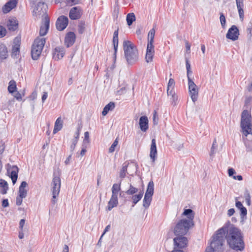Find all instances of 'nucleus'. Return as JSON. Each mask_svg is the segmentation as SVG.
<instances>
[{
  "label": "nucleus",
  "instance_id": "nucleus-53",
  "mask_svg": "<svg viewBox=\"0 0 252 252\" xmlns=\"http://www.w3.org/2000/svg\"><path fill=\"white\" fill-rule=\"evenodd\" d=\"M23 198H24V197H21L20 196L17 197L16 201V204L17 205L19 206L22 204L23 202Z\"/></svg>",
  "mask_w": 252,
  "mask_h": 252
},
{
  "label": "nucleus",
  "instance_id": "nucleus-2",
  "mask_svg": "<svg viewBox=\"0 0 252 252\" xmlns=\"http://www.w3.org/2000/svg\"><path fill=\"white\" fill-rule=\"evenodd\" d=\"M182 215L186 216L188 219H182L177 223L174 229V233L176 236L186 235L189 228L194 225L193 219L195 213L191 209L185 210Z\"/></svg>",
  "mask_w": 252,
  "mask_h": 252
},
{
  "label": "nucleus",
  "instance_id": "nucleus-5",
  "mask_svg": "<svg viewBox=\"0 0 252 252\" xmlns=\"http://www.w3.org/2000/svg\"><path fill=\"white\" fill-rule=\"evenodd\" d=\"M225 228L222 227L219 229L213 237L211 243V246L217 252H221L222 247L224 242Z\"/></svg>",
  "mask_w": 252,
  "mask_h": 252
},
{
  "label": "nucleus",
  "instance_id": "nucleus-32",
  "mask_svg": "<svg viewBox=\"0 0 252 252\" xmlns=\"http://www.w3.org/2000/svg\"><path fill=\"white\" fill-rule=\"evenodd\" d=\"M121 190V182L119 184H114L112 188V195L118 197V194Z\"/></svg>",
  "mask_w": 252,
  "mask_h": 252
},
{
  "label": "nucleus",
  "instance_id": "nucleus-41",
  "mask_svg": "<svg viewBox=\"0 0 252 252\" xmlns=\"http://www.w3.org/2000/svg\"><path fill=\"white\" fill-rule=\"evenodd\" d=\"M220 19L222 28H225L226 24V19L225 16L222 13H220Z\"/></svg>",
  "mask_w": 252,
  "mask_h": 252
},
{
  "label": "nucleus",
  "instance_id": "nucleus-48",
  "mask_svg": "<svg viewBox=\"0 0 252 252\" xmlns=\"http://www.w3.org/2000/svg\"><path fill=\"white\" fill-rule=\"evenodd\" d=\"M240 210L241 211V213H240L241 217V218L243 219L247 215V209L245 207H243Z\"/></svg>",
  "mask_w": 252,
  "mask_h": 252
},
{
  "label": "nucleus",
  "instance_id": "nucleus-13",
  "mask_svg": "<svg viewBox=\"0 0 252 252\" xmlns=\"http://www.w3.org/2000/svg\"><path fill=\"white\" fill-rule=\"evenodd\" d=\"M47 5L42 2H38L33 9V13L36 16L45 15Z\"/></svg>",
  "mask_w": 252,
  "mask_h": 252
},
{
  "label": "nucleus",
  "instance_id": "nucleus-17",
  "mask_svg": "<svg viewBox=\"0 0 252 252\" xmlns=\"http://www.w3.org/2000/svg\"><path fill=\"white\" fill-rule=\"evenodd\" d=\"M65 54L64 50L62 47H58L53 52V58L55 60H59L63 58Z\"/></svg>",
  "mask_w": 252,
  "mask_h": 252
},
{
  "label": "nucleus",
  "instance_id": "nucleus-1",
  "mask_svg": "<svg viewBox=\"0 0 252 252\" xmlns=\"http://www.w3.org/2000/svg\"><path fill=\"white\" fill-rule=\"evenodd\" d=\"M225 227L224 238L230 247L236 251H243L245 248V244L241 231L230 221L226 222L222 227Z\"/></svg>",
  "mask_w": 252,
  "mask_h": 252
},
{
  "label": "nucleus",
  "instance_id": "nucleus-61",
  "mask_svg": "<svg viewBox=\"0 0 252 252\" xmlns=\"http://www.w3.org/2000/svg\"><path fill=\"white\" fill-rule=\"evenodd\" d=\"M238 12L240 18L243 20L244 17V12L243 9L239 10Z\"/></svg>",
  "mask_w": 252,
  "mask_h": 252
},
{
  "label": "nucleus",
  "instance_id": "nucleus-60",
  "mask_svg": "<svg viewBox=\"0 0 252 252\" xmlns=\"http://www.w3.org/2000/svg\"><path fill=\"white\" fill-rule=\"evenodd\" d=\"M228 173L229 176H232L236 172L233 168H231L228 169Z\"/></svg>",
  "mask_w": 252,
  "mask_h": 252
},
{
  "label": "nucleus",
  "instance_id": "nucleus-29",
  "mask_svg": "<svg viewBox=\"0 0 252 252\" xmlns=\"http://www.w3.org/2000/svg\"><path fill=\"white\" fill-rule=\"evenodd\" d=\"M175 84L174 80L173 78H170L167 85V94L168 96H169L170 94L174 95L173 94V91H174Z\"/></svg>",
  "mask_w": 252,
  "mask_h": 252
},
{
  "label": "nucleus",
  "instance_id": "nucleus-59",
  "mask_svg": "<svg viewBox=\"0 0 252 252\" xmlns=\"http://www.w3.org/2000/svg\"><path fill=\"white\" fill-rule=\"evenodd\" d=\"M235 213V210L233 208L229 209L227 211V215L229 217L232 216Z\"/></svg>",
  "mask_w": 252,
  "mask_h": 252
},
{
  "label": "nucleus",
  "instance_id": "nucleus-44",
  "mask_svg": "<svg viewBox=\"0 0 252 252\" xmlns=\"http://www.w3.org/2000/svg\"><path fill=\"white\" fill-rule=\"evenodd\" d=\"M7 31L6 29L3 26L0 25V38L5 36L6 34Z\"/></svg>",
  "mask_w": 252,
  "mask_h": 252
},
{
  "label": "nucleus",
  "instance_id": "nucleus-62",
  "mask_svg": "<svg viewBox=\"0 0 252 252\" xmlns=\"http://www.w3.org/2000/svg\"><path fill=\"white\" fill-rule=\"evenodd\" d=\"M236 206L240 210L244 207L240 201H237L236 202Z\"/></svg>",
  "mask_w": 252,
  "mask_h": 252
},
{
  "label": "nucleus",
  "instance_id": "nucleus-27",
  "mask_svg": "<svg viewBox=\"0 0 252 252\" xmlns=\"http://www.w3.org/2000/svg\"><path fill=\"white\" fill-rule=\"evenodd\" d=\"M118 204V197H114L111 196L110 200L108 203L107 209L109 211L112 210L115 207H116Z\"/></svg>",
  "mask_w": 252,
  "mask_h": 252
},
{
  "label": "nucleus",
  "instance_id": "nucleus-20",
  "mask_svg": "<svg viewBox=\"0 0 252 252\" xmlns=\"http://www.w3.org/2000/svg\"><path fill=\"white\" fill-rule=\"evenodd\" d=\"M148 119L147 116H141L139 119V125L141 130L143 132H146L148 128Z\"/></svg>",
  "mask_w": 252,
  "mask_h": 252
},
{
  "label": "nucleus",
  "instance_id": "nucleus-23",
  "mask_svg": "<svg viewBox=\"0 0 252 252\" xmlns=\"http://www.w3.org/2000/svg\"><path fill=\"white\" fill-rule=\"evenodd\" d=\"M49 28V19L48 17L45 16L44 23L42 24L40 28L39 34L41 36L45 35L47 33Z\"/></svg>",
  "mask_w": 252,
  "mask_h": 252
},
{
  "label": "nucleus",
  "instance_id": "nucleus-56",
  "mask_svg": "<svg viewBox=\"0 0 252 252\" xmlns=\"http://www.w3.org/2000/svg\"><path fill=\"white\" fill-rule=\"evenodd\" d=\"M77 139H74L72 142V144L70 146V149L71 151H73L75 148L76 145L77 143Z\"/></svg>",
  "mask_w": 252,
  "mask_h": 252
},
{
  "label": "nucleus",
  "instance_id": "nucleus-4",
  "mask_svg": "<svg viewBox=\"0 0 252 252\" xmlns=\"http://www.w3.org/2000/svg\"><path fill=\"white\" fill-rule=\"evenodd\" d=\"M252 117L248 110H244L242 113L241 126L242 132L245 135L252 133Z\"/></svg>",
  "mask_w": 252,
  "mask_h": 252
},
{
  "label": "nucleus",
  "instance_id": "nucleus-45",
  "mask_svg": "<svg viewBox=\"0 0 252 252\" xmlns=\"http://www.w3.org/2000/svg\"><path fill=\"white\" fill-rule=\"evenodd\" d=\"M5 149V143L1 140H0V157H2Z\"/></svg>",
  "mask_w": 252,
  "mask_h": 252
},
{
  "label": "nucleus",
  "instance_id": "nucleus-49",
  "mask_svg": "<svg viewBox=\"0 0 252 252\" xmlns=\"http://www.w3.org/2000/svg\"><path fill=\"white\" fill-rule=\"evenodd\" d=\"M66 2L70 5H75L80 2V0H66Z\"/></svg>",
  "mask_w": 252,
  "mask_h": 252
},
{
  "label": "nucleus",
  "instance_id": "nucleus-14",
  "mask_svg": "<svg viewBox=\"0 0 252 252\" xmlns=\"http://www.w3.org/2000/svg\"><path fill=\"white\" fill-rule=\"evenodd\" d=\"M82 14V9L79 6L74 7L70 9L69 17L71 20H77L81 18Z\"/></svg>",
  "mask_w": 252,
  "mask_h": 252
},
{
  "label": "nucleus",
  "instance_id": "nucleus-35",
  "mask_svg": "<svg viewBox=\"0 0 252 252\" xmlns=\"http://www.w3.org/2000/svg\"><path fill=\"white\" fill-rule=\"evenodd\" d=\"M126 19L127 25L130 26L136 20V17L133 13H130L127 14Z\"/></svg>",
  "mask_w": 252,
  "mask_h": 252
},
{
  "label": "nucleus",
  "instance_id": "nucleus-36",
  "mask_svg": "<svg viewBox=\"0 0 252 252\" xmlns=\"http://www.w3.org/2000/svg\"><path fill=\"white\" fill-rule=\"evenodd\" d=\"M143 195V192L141 191L138 194L134 195L132 196L131 199L133 203V206L141 200Z\"/></svg>",
  "mask_w": 252,
  "mask_h": 252
},
{
  "label": "nucleus",
  "instance_id": "nucleus-25",
  "mask_svg": "<svg viewBox=\"0 0 252 252\" xmlns=\"http://www.w3.org/2000/svg\"><path fill=\"white\" fill-rule=\"evenodd\" d=\"M28 186V184L26 182L23 181L19 189V196L21 197L25 198L27 196V190L25 189V188Z\"/></svg>",
  "mask_w": 252,
  "mask_h": 252
},
{
  "label": "nucleus",
  "instance_id": "nucleus-28",
  "mask_svg": "<svg viewBox=\"0 0 252 252\" xmlns=\"http://www.w3.org/2000/svg\"><path fill=\"white\" fill-rule=\"evenodd\" d=\"M155 30L154 28L152 29L148 33V43L147 45L149 46H154V39L155 35Z\"/></svg>",
  "mask_w": 252,
  "mask_h": 252
},
{
  "label": "nucleus",
  "instance_id": "nucleus-15",
  "mask_svg": "<svg viewBox=\"0 0 252 252\" xmlns=\"http://www.w3.org/2000/svg\"><path fill=\"white\" fill-rule=\"evenodd\" d=\"M21 45V37H16L13 40V45L12 48V56H16L20 52V47Z\"/></svg>",
  "mask_w": 252,
  "mask_h": 252
},
{
  "label": "nucleus",
  "instance_id": "nucleus-22",
  "mask_svg": "<svg viewBox=\"0 0 252 252\" xmlns=\"http://www.w3.org/2000/svg\"><path fill=\"white\" fill-rule=\"evenodd\" d=\"M8 57V51L6 45L0 43V63L3 62Z\"/></svg>",
  "mask_w": 252,
  "mask_h": 252
},
{
  "label": "nucleus",
  "instance_id": "nucleus-38",
  "mask_svg": "<svg viewBox=\"0 0 252 252\" xmlns=\"http://www.w3.org/2000/svg\"><path fill=\"white\" fill-rule=\"evenodd\" d=\"M128 164L125 163L120 171V177L124 178L126 175Z\"/></svg>",
  "mask_w": 252,
  "mask_h": 252
},
{
  "label": "nucleus",
  "instance_id": "nucleus-34",
  "mask_svg": "<svg viewBox=\"0 0 252 252\" xmlns=\"http://www.w3.org/2000/svg\"><path fill=\"white\" fill-rule=\"evenodd\" d=\"M154 184L153 181H150L147 187V189L145 195H147V196H152L154 194Z\"/></svg>",
  "mask_w": 252,
  "mask_h": 252
},
{
  "label": "nucleus",
  "instance_id": "nucleus-37",
  "mask_svg": "<svg viewBox=\"0 0 252 252\" xmlns=\"http://www.w3.org/2000/svg\"><path fill=\"white\" fill-rule=\"evenodd\" d=\"M152 197V196H147V195H145L143 204L144 207L146 208L149 207V205L151 204Z\"/></svg>",
  "mask_w": 252,
  "mask_h": 252
},
{
  "label": "nucleus",
  "instance_id": "nucleus-64",
  "mask_svg": "<svg viewBox=\"0 0 252 252\" xmlns=\"http://www.w3.org/2000/svg\"><path fill=\"white\" fill-rule=\"evenodd\" d=\"M216 252L213 248L210 246V248H207L205 251V252Z\"/></svg>",
  "mask_w": 252,
  "mask_h": 252
},
{
  "label": "nucleus",
  "instance_id": "nucleus-63",
  "mask_svg": "<svg viewBox=\"0 0 252 252\" xmlns=\"http://www.w3.org/2000/svg\"><path fill=\"white\" fill-rule=\"evenodd\" d=\"M48 96V93L47 92H44V94L42 96V102H44V101L46 99Z\"/></svg>",
  "mask_w": 252,
  "mask_h": 252
},
{
  "label": "nucleus",
  "instance_id": "nucleus-30",
  "mask_svg": "<svg viewBox=\"0 0 252 252\" xmlns=\"http://www.w3.org/2000/svg\"><path fill=\"white\" fill-rule=\"evenodd\" d=\"M0 192L2 194H5L7 193V191L8 189L7 183L4 180H0Z\"/></svg>",
  "mask_w": 252,
  "mask_h": 252
},
{
  "label": "nucleus",
  "instance_id": "nucleus-21",
  "mask_svg": "<svg viewBox=\"0 0 252 252\" xmlns=\"http://www.w3.org/2000/svg\"><path fill=\"white\" fill-rule=\"evenodd\" d=\"M157 156V149L156 146V143L155 139H153L152 140V143L150 147V157L152 159L153 162L156 159Z\"/></svg>",
  "mask_w": 252,
  "mask_h": 252
},
{
  "label": "nucleus",
  "instance_id": "nucleus-54",
  "mask_svg": "<svg viewBox=\"0 0 252 252\" xmlns=\"http://www.w3.org/2000/svg\"><path fill=\"white\" fill-rule=\"evenodd\" d=\"M85 141H87L88 143L89 142V133L88 131H86L84 133V142Z\"/></svg>",
  "mask_w": 252,
  "mask_h": 252
},
{
  "label": "nucleus",
  "instance_id": "nucleus-51",
  "mask_svg": "<svg viewBox=\"0 0 252 252\" xmlns=\"http://www.w3.org/2000/svg\"><path fill=\"white\" fill-rule=\"evenodd\" d=\"M15 94L13 95L14 97L18 100H22V95L18 92H15Z\"/></svg>",
  "mask_w": 252,
  "mask_h": 252
},
{
  "label": "nucleus",
  "instance_id": "nucleus-58",
  "mask_svg": "<svg viewBox=\"0 0 252 252\" xmlns=\"http://www.w3.org/2000/svg\"><path fill=\"white\" fill-rule=\"evenodd\" d=\"M25 220L24 219H22L20 220L19 222V227L21 230H23L24 225L25 224Z\"/></svg>",
  "mask_w": 252,
  "mask_h": 252
},
{
  "label": "nucleus",
  "instance_id": "nucleus-18",
  "mask_svg": "<svg viewBox=\"0 0 252 252\" xmlns=\"http://www.w3.org/2000/svg\"><path fill=\"white\" fill-rule=\"evenodd\" d=\"M8 29L11 31H15L18 29V22L14 17L10 18L6 23Z\"/></svg>",
  "mask_w": 252,
  "mask_h": 252
},
{
  "label": "nucleus",
  "instance_id": "nucleus-7",
  "mask_svg": "<svg viewBox=\"0 0 252 252\" xmlns=\"http://www.w3.org/2000/svg\"><path fill=\"white\" fill-rule=\"evenodd\" d=\"M61 182L60 175H56L55 173L54 174V177L52 180L51 187H52V193L53 198L52 199V202L55 204L57 202V197L58 196L61 189Z\"/></svg>",
  "mask_w": 252,
  "mask_h": 252
},
{
  "label": "nucleus",
  "instance_id": "nucleus-19",
  "mask_svg": "<svg viewBox=\"0 0 252 252\" xmlns=\"http://www.w3.org/2000/svg\"><path fill=\"white\" fill-rule=\"evenodd\" d=\"M16 0H10L6 2L2 7V11L4 13H7L17 5Z\"/></svg>",
  "mask_w": 252,
  "mask_h": 252
},
{
  "label": "nucleus",
  "instance_id": "nucleus-43",
  "mask_svg": "<svg viewBox=\"0 0 252 252\" xmlns=\"http://www.w3.org/2000/svg\"><path fill=\"white\" fill-rule=\"evenodd\" d=\"M236 5L238 10L243 9L244 7V3L243 0H236Z\"/></svg>",
  "mask_w": 252,
  "mask_h": 252
},
{
  "label": "nucleus",
  "instance_id": "nucleus-47",
  "mask_svg": "<svg viewBox=\"0 0 252 252\" xmlns=\"http://www.w3.org/2000/svg\"><path fill=\"white\" fill-rule=\"evenodd\" d=\"M153 120L154 125H156L158 124V118L156 111H154V112Z\"/></svg>",
  "mask_w": 252,
  "mask_h": 252
},
{
  "label": "nucleus",
  "instance_id": "nucleus-12",
  "mask_svg": "<svg viewBox=\"0 0 252 252\" xmlns=\"http://www.w3.org/2000/svg\"><path fill=\"white\" fill-rule=\"evenodd\" d=\"M68 24V18L65 16H61L57 19L56 26L59 31H63L67 27Z\"/></svg>",
  "mask_w": 252,
  "mask_h": 252
},
{
  "label": "nucleus",
  "instance_id": "nucleus-6",
  "mask_svg": "<svg viewBox=\"0 0 252 252\" xmlns=\"http://www.w3.org/2000/svg\"><path fill=\"white\" fill-rule=\"evenodd\" d=\"M45 42L46 39L44 37H37L35 39L31 51L32 57L33 60H35L38 59L41 55Z\"/></svg>",
  "mask_w": 252,
  "mask_h": 252
},
{
  "label": "nucleus",
  "instance_id": "nucleus-42",
  "mask_svg": "<svg viewBox=\"0 0 252 252\" xmlns=\"http://www.w3.org/2000/svg\"><path fill=\"white\" fill-rule=\"evenodd\" d=\"M118 138H117L115 141H114L113 143L112 144L111 147H110L109 149V152L110 153H112L115 151L116 147L118 145Z\"/></svg>",
  "mask_w": 252,
  "mask_h": 252
},
{
  "label": "nucleus",
  "instance_id": "nucleus-3",
  "mask_svg": "<svg viewBox=\"0 0 252 252\" xmlns=\"http://www.w3.org/2000/svg\"><path fill=\"white\" fill-rule=\"evenodd\" d=\"M125 56L129 64L135 63L139 59L138 52L136 47L128 40L123 42Z\"/></svg>",
  "mask_w": 252,
  "mask_h": 252
},
{
  "label": "nucleus",
  "instance_id": "nucleus-40",
  "mask_svg": "<svg viewBox=\"0 0 252 252\" xmlns=\"http://www.w3.org/2000/svg\"><path fill=\"white\" fill-rule=\"evenodd\" d=\"M244 198L248 205H251V195L249 192L246 190L244 193Z\"/></svg>",
  "mask_w": 252,
  "mask_h": 252
},
{
  "label": "nucleus",
  "instance_id": "nucleus-9",
  "mask_svg": "<svg viewBox=\"0 0 252 252\" xmlns=\"http://www.w3.org/2000/svg\"><path fill=\"white\" fill-rule=\"evenodd\" d=\"M175 249H183L187 246L188 240L186 237L180 235L174 238Z\"/></svg>",
  "mask_w": 252,
  "mask_h": 252
},
{
  "label": "nucleus",
  "instance_id": "nucleus-11",
  "mask_svg": "<svg viewBox=\"0 0 252 252\" xmlns=\"http://www.w3.org/2000/svg\"><path fill=\"white\" fill-rule=\"evenodd\" d=\"M239 35V32L238 28L235 25H233L228 30L226 34V37L232 41H235L238 39Z\"/></svg>",
  "mask_w": 252,
  "mask_h": 252
},
{
  "label": "nucleus",
  "instance_id": "nucleus-8",
  "mask_svg": "<svg viewBox=\"0 0 252 252\" xmlns=\"http://www.w3.org/2000/svg\"><path fill=\"white\" fill-rule=\"evenodd\" d=\"M189 92L191 100L195 102L198 99L199 89L190 77L188 81Z\"/></svg>",
  "mask_w": 252,
  "mask_h": 252
},
{
  "label": "nucleus",
  "instance_id": "nucleus-10",
  "mask_svg": "<svg viewBox=\"0 0 252 252\" xmlns=\"http://www.w3.org/2000/svg\"><path fill=\"white\" fill-rule=\"evenodd\" d=\"M7 174L11 179L13 184H15L17 180L19 169L17 166H11L9 164H7Z\"/></svg>",
  "mask_w": 252,
  "mask_h": 252
},
{
  "label": "nucleus",
  "instance_id": "nucleus-31",
  "mask_svg": "<svg viewBox=\"0 0 252 252\" xmlns=\"http://www.w3.org/2000/svg\"><path fill=\"white\" fill-rule=\"evenodd\" d=\"M115 103L113 102H109L108 104H107L102 112V114L103 116H105L107 114L109 111L113 110L115 108Z\"/></svg>",
  "mask_w": 252,
  "mask_h": 252
},
{
  "label": "nucleus",
  "instance_id": "nucleus-16",
  "mask_svg": "<svg viewBox=\"0 0 252 252\" xmlns=\"http://www.w3.org/2000/svg\"><path fill=\"white\" fill-rule=\"evenodd\" d=\"M154 48V46L147 45V46L145 61L147 63L153 62V57L155 54Z\"/></svg>",
  "mask_w": 252,
  "mask_h": 252
},
{
  "label": "nucleus",
  "instance_id": "nucleus-26",
  "mask_svg": "<svg viewBox=\"0 0 252 252\" xmlns=\"http://www.w3.org/2000/svg\"><path fill=\"white\" fill-rule=\"evenodd\" d=\"M63 126V121L61 117H59L56 121L53 129V133L55 134L62 129Z\"/></svg>",
  "mask_w": 252,
  "mask_h": 252
},
{
  "label": "nucleus",
  "instance_id": "nucleus-57",
  "mask_svg": "<svg viewBox=\"0 0 252 252\" xmlns=\"http://www.w3.org/2000/svg\"><path fill=\"white\" fill-rule=\"evenodd\" d=\"M185 46H186L187 52H189L190 49V44H189V41L187 40H185Z\"/></svg>",
  "mask_w": 252,
  "mask_h": 252
},
{
  "label": "nucleus",
  "instance_id": "nucleus-52",
  "mask_svg": "<svg viewBox=\"0 0 252 252\" xmlns=\"http://www.w3.org/2000/svg\"><path fill=\"white\" fill-rule=\"evenodd\" d=\"M119 13V7L118 4H116L114 7V14L117 17L118 16Z\"/></svg>",
  "mask_w": 252,
  "mask_h": 252
},
{
  "label": "nucleus",
  "instance_id": "nucleus-50",
  "mask_svg": "<svg viewBox=\"0 0 252 252\" xmlns=\"http://www.w3.org/2000/svg\"><path fill=\"white\" fill-rule=\"evenodd\" d=\"M85 24L81 23L78 25V32L80 33H82L85 31Z\"/></svg>",
  "mask_w": 252,
  "mask_h": 252
},
{
  "label": "nucleus",
  "instance_id": "nucleus-33",
  "mask_svg": "<svg viewBox=\"0 0 252 252\" xmlns=\"http://www.w3.org/2000/svg\"><path fill=\"white\" fill-rule=\"evenodd\" d=\"M7 89L8 92L10 94H13L16 92L17 86L16 82L14 80H12L9 81Z\"/></svg>",
  "mask_w": 252,
  "mask_h": 252
},
{
  "label": "nucleus",
  "instance_id": "nucleus-46",
  "mask_svg": "<svg viewBox=\"0 0 252 252\" xmlns=\"http://www.w3.org/2000/svg\"><path fill=\"white\" fill-rule=\"evenodd\" d=\"M113 44H118V30L115 31L113 35Z\"/></svg>",
  "mask_w": 252,
  "mask_h": 252
},
{
  "label": "nucleus",
  "instance_id": "nucleus-39",
  "mask_svg": "<svg viewBox=\"0 0 252 252\" xmlns=\"http://www.w3.org/2000/svg\"><path fill=\"white\" fill-rule=\"evenodd\" d=\"M138 191V189L134 187L133 186L131 185V184L129 186V188L128 190H127L126 192V193L127 195H133L134 193L137 192Z\"/></svg>",
  "mask_w": 252,
  "mask_h": 252
},
{
  "label": "nucleus",
  "instance_id": "nucleus-24",
  "mask_svg": "<svg viewBox=\"0 0 252 252\" xmlns=\"http://www.w3.org/2000/svg\"><path fill=\"white\" fill-rule=\"evenodd\" d=\"M75 40V35L74 32H68L65 38V42L67 47L71 46L74 42Z\"/></svg>",
  "mask_w": 252,
  "mask_h": 252
},
{
  "label": "nucleus",
  "instance_id": "nucleus-55",
  "mask_svg": "<svg viewBox=\"0 0 252 252\" xmlns=\"http://www.w3.org/2000/svg\"><path fill=\"white\" fill-rule=\"evenodd\" d=\"M9 206V203L7 199H3L2 202V206L4 208L7 207Z\"/></svg>",
  "mask_w": 252,
  "mask_h": 252
}]
</instances>
